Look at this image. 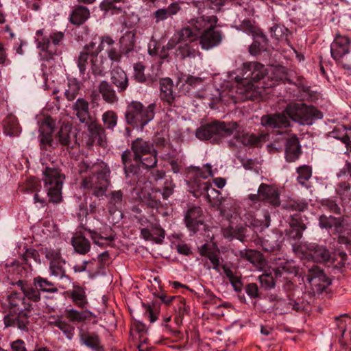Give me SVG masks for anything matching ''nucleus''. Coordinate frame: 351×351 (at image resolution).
<instances>
[{"mask_svg": "<svg viewBox=\"0 0 351 351\" xmlns=\"http://www.w3.org/2000/svg\"><path fill=\"white\" fill-rule=\"evenodd\" d=\"M71 243L74 250L80 254H86L90 251V243L89 241L82 234H77L73 237Z\"/></svg>", "mask_w": 351, "mask_h": 351, "instance_id": "nucleus-38", "label": "nucleus"}, {"mask_svg": "<svg viewBox=\"0 0 351 351\" xmlns=\"http://www.w3.org/2000/svg\"><path fill=\"white\" fill-rule=\"evenodd\" d=\"M261 125L269 128H287L290 125L289 118L285 111L282 113H274L264 115L261 119Z\"/></svg>", "mask_w": 351, "mask_h": 351, "instance_id": "nucleus-15", "label": "nucleus"}, {"mask_svg": "<svg viewBox=\"0 0 351 351\" xmlns=\"http://www.w3.org/2000/svg\"><path fill=\"white\" fill-rule=\"evenodd\" d=\"M61 145L73 147L76 142L75 135L72 132V128L67 124H62L57 135Z\"/></svg>", "mask_w": 351, "mask_h": 351, "instance_id": "nucleus-26", "label": "nucleus"}, {"mask_svg": "<svg viewBox=\"0 0 351 351\" xmlns=\"http://www.w3.org/2000/svg\"><path fill=\"white\" fill-rule=\"evenodd\" d=\"M88 132V144L90 145L97 143L99 146L104 147L106 144L105 129L99 123L91 120L86 123Z\"/></svg>", "mask_w": 351, "mask_h": 351, "instance_id": "nucleus-16", "label": "nucleus"}, {"mask_svg": "<svg viewBox=\"0 0 351 351\" xmlns=\"http://www.w3.org/2000/svg\"><path fill=\"white\" fill-rule=\"evenodd\" d=\"M296 172L298 173L296 180L298 183L306 189L309 188L310 185L308 184V181L312 176L311 167L306 165L300 166L296 169Z\"/></svg>", "mask_w": 351, "mask_h": 351, "instance_id": "nucleus-39", "label": "nucleus"}, {"mask_svg": "<svg viewBox=\"0 0 351 351\" xmlns=\"http://www.w3.org/2000/svg\"><path fill=\"white\" fill-rule=\"evenodd\" d=\"M101 119L107 129L113 130L117 124L118 117L114 111L108 110L102 114Z\"/></svg>", "mask_w": 351, "mask_h": 351, "instance_id": "nucleus-46", "label": "nucleus"}, {"mask_svg": "<svg viewBox=\"0 0 351 351\" xmlns=\"http://www.w3.org/2000/svg\"><path fill=\"white\" fill-rule=\"evenodd\" d=\"M286 148L285 154L288 162H294L300 154V145L298 139L293 136L287 139L285 141Z\"/></svg>", "mask_w": 351, "mask_h": 351, "instance_id": "nucleus-27", "label": "nucleus"}, {"mask_svg": "<svg viewBox=\"0 0 351 351\" xmlns=\"http://www.w3.org/2000/svg\"><path fill=\"white\" fill-rule=\"evenodd\" d=\"M180 44L176 51V56L180 59L194 58L197 51L189 43Z\"/></svg>", "mask_w": 351, "mask_h": 351, "instance_id": "nucleus-41", "label": "nucleus"}, {"mask_svg": "<svg viewBox=\"0 0 351 351\" xmlns=\"http://www.w3.org/2000/svg\"><path fill=\"white\" fill-rule=\"evenodd\" d=\"M81 86L75 79H71L68 82L67 88L64 91L66 98L69 101L74 100L79 94Z\"/></svg>", "mask_w": 351, "mask_h": 351, "instance_id": "nucleus-42", "label": "nucleus"}, {"mask_svg": "<svg viewBox=\"0 0 351 351\" xmlns=\"http://www.w3.org/2000/svg\"><path fill=\"white\" fill-rule=\"evenodd\" d=\"M127 0H103L100 8L106 14H115L122 12L123 5Z\"/></svg>", "mask_w": 351, "mask_h": 351, "instance_id": "nucleus-36", "label": "nucleus"}, {"mask_svg": "<svg viewBox=\"0 0 351 351\" xmlns=\"http://www.w3.org/2000/svg\"><path fill=\"white\" fill-rule=\"evenodd\" d=\"M270 32L271 36H274L276 40H285L286 43L288 42L287 36L289 33V31L283 25H274L270 27Z\"/></svg>", "mask_w": 351, "mask_h": 351, "instance_id": "nucleus-43", "label": "nucleus"}, {"mask_svg": "<svg viewBox=\"0 0 351 351\" xmlns=\"http://www.w3.org/2000/svg\"><path fill=\"white\" fill-rule=\"evenodd\" d=\"M69 297L73 302L81 308H84L88 304V300L85 289L80 286H73L72 290L68 293Z\"/></svg>", "mask_w": 351, "mask_h": 351, "instance_id": "nucleus-33", "label": "nucleus"}, {"mask_svg": "<svg viewBox=\"0 0 351 351\" xmlns=\"http://www.w3.org/2000/svg\"><path fill=\"white\" fill-rule=\"evenodd\" d=\"M88 55L87 53H85L84 51H82L80 53V56L77 59V66L80 69V72L82 74L84 73L86 66L88 64Z\"/></svg>", "mask_w": 351, "mask_h": 351, "instance_id": "nucleus-58", "label": "nucleus"}, {"mask_svg": "<svg viewBox=\"0 0 351 351\" xmlns=\"http://www.w3.org/2000/svg\"><path fill=\"white\" fill-rule=\"evenodd\" d=\"M65 261L60 256V253H56V256L51 260L49 265L51 275L57 279L68 278L66 270L64 267Z\"/></svg>", "mask_w": 351, "mask_h": 351, "instance_id": "nucleus-31", "label": "nucleus"}, {"mask_svg": "<svg viewBox=\"0 0 351 351\" xmlns=\"http://www.w3.org/2000/svg\"><path fill=\"white\" fill-rule=\"evenodd\" d=\"M49 131L47 133H42L40 136V147L43 149H48L50 147H53V138H52V132L53 129L51 125L49 123Z\"/></svg>", "mask_w": 351, "mask_h": 351, "instance_id": "nucleus-49", "label": "nucleus"}, {"mask_svg": "<svg viewBox=\"0 0 351 351\" xmlns=\"http://www.w3.org/2000/svg\"><path fill=\"white\" fill-rule=\"evenodd\" d=\"M175 185L171 181H166L165 182L162 191L161 192L162 196L165 199L169 197L173 193Z\"/></svg>", "mask_w": 351, "mask_h": 351, "instance_id": "nucleus-60", "label": "nucleus"}, {"mask_svg": "<svg viewBox=\"0 0 351 351\" xmlns=\"http://www.w3.org/2000/svg\"><path fill=\"white\" fill-rule=\"evenodd\" d=\"M248 198L253 202L262 201L275 206H279L280 204L278 189L273 185L264 183L259 186L257 193L250 194Z\"/></svg>", "mask_w": 351, "mask_h": 351, "instance_id": "nucleus-11", "label": "nucleus"}, {"mask_svg": "<svg viewBox=\"0 0 351 351\" xmlns=\"http://www.w3.org/2000/svg\"><path fill=\"white\" fill-rule=\"evenodd\" d=\"M258 38L264 43L261 45L260 42L254 41L249 47V52L254 56L258 54L261 51L265 49V47L267 43V38L263 33L257 34Z\"/></svg>", "mask_w": 351, "mask_h": 351, "instance_id": "nucleus-47", "label": "nucleus"}, {"mask_svg": "<svg viewBox=\"0 0 351 351\" xmlns=\"http://www.w3.org/2000/svg\"><path fill=\"white\" fill-rule=\"evenodd\" d=\"M130 150L126 149L121 154V161L126 176L136 174L139 165L149 169L157 165V151L154 144L143 138H136L131 142Z\"/></svg>", "mask_w": 351, "mask_h": 351, "instance_id": "nucleus-2", "label": "nucleus"}, {"mask_svg": "<svg viewBox=\"0 0 351 351\" xmlns=\"http://www.w3.org/2000/svg\"><path fill=\"white\" fill-rule=\"evenodd\" d=\"M287 117L302 125H311L322 118V113L312 106L302 103H291L285 109Z\"/></svg>", "mask_w": 351, "mask_h": 351, "instance_id": "nucleus-8", "label": "nucleus"}, {"mask_svg": "<svg viewBox=\"0 0 351 351\" xmlns=\"http://www.w3.org/2000/svg\"><path fill=\"white\" fill-rule=\"evenodd\" d=\"M28 317L24 313H21L16 317V326L21 330H25L28 324Z\"/></svg>", "mask_w": 351, "mask_h": 351, "instance_id": "nucleus-61", "label": "nucleus"}, {"mask_svg": "<svg viewBox=\"0 0 351 351\" xmlns=\"http://www.w3.org/2000/svg\"><path fill=\"white\" fill-rule=\"evenodd\" d=\"M238 125L236 122H214L213 123L202 125L197 129L195 136L200 140H211L217 143L223 138H237Z\"/></svg>", "mask_w": 351, "mask_h": 351, "instance_id": "nucleus-5", "label": "nucleus"}, {"mask_svg": "<svg viewBox=\"0 0 351 351\" xmlns=\"http://www.w3.org/2000/svg\"><path fill=\"white\" fill-rule=\"evenodd\" d=\"M64 36L63 32H56L51 33L49 36L38 38L37 46L43 51H47L49 54H55L56 53V47L60 44Z\"/></svg>", "mask_w": 351, "mask_h": 351, "instance_id": "nucleus-13", "label": "nucleus"}, {"mask_svg": "<svg viewBox=\"0 0 351 351\" xmlns=\"http://www.w3.org/2000/svg\"><path fill=\"white\" fill-rule=\"evenodd\" d=\"M241 256L245 258L254 265L261 264L263 261L262 254L256 251L252 250H245L240 252Z\"/></svg>", "mask_w": 351, "mask_h": 351, "instance_id": "nucleus-45", "label": "nucleus"}, {"mask_svg": "<svg viewBox=\"0 0 351 351\" xmlns=\"http://www.w3.org/2000/svg\"><path fill=\"white\" fill-rule=\"evenodd\" d=\"M277 278L274 275V269L272 271L264 273L258 277L259 282L265 289L274 288Z\"/></svg>", "mask_w": 351, "mask_h": 351, "instance_id": "nucleus-44", "label": "nucleus"}, {"mask_svg": "<svg viewBox=\"0 0 351 351\" xmlns=\"http://www.w3.org/2000/svg\"><path fill=\"white\" fill-rule=\"evenodd\" d=\"M203 3L197 2L199 16L193 17L187 21L186 25L176 32L178 40H169L167 44V49H173L180 42H193L199 40L202 49L209 50L219 45L222 41L221 31L216 29L218 18L215 15H204L201 6Z\"/></svg>", "mask_w": 351, "mask_h": 351, "instance_id": "nucleus-1", "label": "nucleus"}, {"mask_svg": "<svg viewBox=\"0 0 351 351\" xmlns=\"http://www.w3.org/2000/svg\"><path fill=\"white\" fill-rule=\"evenodd\" d=\"M349 44L350 40L348 37L337 36L330 47L332 57L335 60H339L348 53Z\"/></svg>", "mask_w": 351, "mask_h": 351, "instance_id": "nucleus-18", "label": "nucleus"}, {"mask_svg": "<svg viewBox=\"0 0 351 351\" xmlns=\"http://www.w3.org/2000/svg\"><path fill=\"white\" fill-rule=\"evenodd\" d=\"M88 106V101L83 98H78L73 105L75 114L82 123H87L90 120Z\"/></svg>", "mask_w": 351, "mask_h": 351, "instance_id": "nucleus-25", "label": "nucleus"}, {"mask_svg": "<svg viewBox=\"0 0 351 351\" xmlns=\"http://www.w3.org/2000/svg\"><path fill=\"white\" fill-rule=\"evenodd\" d=\"M293 250L296 254H306L316 263H326L331 258L330 252L326 247L317 243L293 244Z\"/></svg>", "mask_w": 351, "mask_h": 351, "instance_id": "nucleus-10", "label": "nucleus"}, {"mask_svg": "<svg viewBox=\"0 0 351 351\" xmlns=\"http://www.w3.org/2000/svg\"><path fill=\"white\" fill-rule=\"evenodd\" d=\"M16 285L20 287L24 294V297L33 302H38L40 300V293L38 287L27 281L19 280Z\"/></svg>", "mask_w": 351, "mask_h": 351, "instance_id": "nucleus-28", "label": "nucleus"}, {"mask_svg": "<svg viewBox=\"0 0 351 351\" xmlns=\"http://www.w3.org/2000/svg\"><path fill=\"white\" fill-rule=\"evenodd\" d=\"M186 228L193 233L199 230V227L204 224L203 212L199 206H193L189 207L184 217Z\"/></svg>", "mask_w": 351, "mask_h": 351, "instance_id": "nucleus-12", "label": "nucleus"}, {"mask_svg": "<svg viewBox=\"0 0 351 351\" xmlns=\"http://www.w3.org/2000/svg\"><path fill=\"white\" fill-rule=\"evenodd\" d=\"M246 293L252 298H258V289L255 283L248 284L245 287Z\"/></svg>", "mask_w": 351, "mask_h": 351, "instance_id": "nucleus-62", "label": "nucleus"}, {"mask_svg": "<svg viewBox=\"0 0 351 351\" xmlns=\"http://www.w3.org/2000/svg\"><path fill=\"white\" fill-rule=\"evenodd\" d=\"M181 8L176 2L171 3L167 8H160L153 12V16L156 23L164 21L169 17L176 15Z\"/></svg>", "mask_w": 351, "mask_h": 351, "instance_id": "nucleus-29", "label": "nucleus"}, {"mask_svg": "<svg viewBox=\"0 0 351 351\" xmlns=\"http://www.w3.org/2000/svg\"><path fill=\"white\" fill-rule=\"evenodd\" d=\"M234 201L232 199H224L219 203V208L223 215H228V210H234L235 208H233Z\"/></svg>", "mask_w": 351, "mask_h": 351, "instance_id": "nucleus-59", "label": "nucleus"}, {"mask_svg": "<svg viewBox=\"0 0 351 351\" xmlns=\"http://www.w3.org/2000/svg\"><path fill=\"white\" fill-rule=\"evenodd\" d=\"M64 176L60 170L51 162L47 165L43 170L42 180L44 182V190H38L34 194L35 202H39L43 206L48 201L52 203H59L62 200V188Z\"/></svg>", "mask_w": 351, "mask_h": 351, "instance_id": "nucleus-4", "label": "nucleus"}, {"mask_svg": "<svg viewBox=\"0 0 351 351\" xmlns=\"http://www.w3.org/2000/svg\"><path fill=\"white\" fill-rule=\"evenodd\" d=\"M208 258L213 264V268L217 271H220L219 256L215 253L209 252L208 254Z\"/></svg>", "mask_w": 351, "mask_h": 351, "instance_id": "nucleus-64", "label": "nucleus"}, {"mask_svg": "<svg viewBox=\"0 0 351 351\" xmlns=\"http://www.w3.org/2000/svg\"><path fill=\"white\" fill-rule=\"evenodd\" d=\"M90 16L89 10L83 5L75 6L70 15L72 24L80 25L83 24Z\"/></svg>", "mask_w": 351, "mask_h": 351, "instance_id": "nucleus-35", "label": "nucleus"}, {"mask_svg": "<svg viewBox=\"0 0 351 351\" xmlns=\"http://www.w3.org/2000/svg\"><path fill=\"white\" fill-rule=\"evenodd\" d=\"M3 132L6 136H16L21 133V128L14 117H7L3 121Z\"/></svg>", "mask_w": 351, "mask_h": 351, "instance_id": "nucleus-37", "label": "nucleus"}, {"mask_svg": "<svg viewBox=\"0 0 351 351\" xmlns=\"http://www.w3.org/2000/svg\"><path fill=\"white\" fill-rule=\"evenodd\" d=\"M58 328L62 331L69 339H71L73 337L75 328L66 322L62 321V323H59Z\"/></svg>", "mask_w": 351, "mask_h": 351, "instance_id": "nucleus-57", "label": "nucleus"}, {"mask_svg": "<svg viewBox=\"0 0 351 351\" xmlns=\"http://www.w3.org/2000/svg\"><path fill=\"white\" fill-rule=\"evenodd\" d=\"M243 70V77H236V93L241 95V99H256L265 88L261 80L266 75V69L262 64L252 62L244 63Z\"/></svg>", "mask_w": 351, "mask_h": 351, "instance_id": "nucleus-3", "label": "nucleus"}, {"mask_svg": "<svg viewBox=\"0 0 351 351\" xmlns=\"http://www.w3.org/2000/svg\"><path fill=\"white\" fill-rule=\"evenodd\" d=\"M285 208L290 211L303 212L308 208V203L305 201L290 200L285 205Z\"/></svg>", "mask_w": 351, "mask_h": 351, "instance_id": "nucleus-50", "label": "nucleus"}, {"mask_svg": "<svg viewBox=\"0 0 351 351\" xmlns=\"http://www.w3.org/2000/svg\"><path fill=\"white\" fill-rule=\"evenodd\" d=\"M80 341L82 344L88 347L94 351H104L99 337L97 333L82 332L80 334Z\"/></svg>", "mask_w": 351, "mask_h": 351, "instance_id": "nucleus-24", "label": "nucleus"}, {"mask_svg": "<svg viewBox=\"0 0 351 351\" xmlns=\"http://www.w3.org/2000/svg\"><path fill=\"white\" fill-rule=\"evenodd\" d=\"M155 231L156 234H157L160 237V239L158 240H156L154 238L153 234L151 233L149 230H148L147 228H143L141 231V233L143 238L145 239V240L156 241L157 243H159L162 241V240L165 238V230L162 228H156Z\"/></svg>", "mask_w": 351, "mask_h": 351, "instance_id": "nucleus-53", "label": "nucleus"}, {"mask_svg": "<svg viewBox=\"0 0 351 351\" xmlns=\"http://www.w3.org/2000/svg\"><path fill=\"white\" fill-rule=\"evenodd\" d=\"M336 190L342 201L347 202L351 201V186L348 183H340Z\"/></svg>", "mask_w": 351, "mask_h": 351, "instance_id": "nucleus-48", "label": "nucleus"}, {"mask_svg": "<svg viewBox=\"0 0 351 351\" xmlns=\"http://www.w3.org/2000/svg\"><path fill=\"white\" fill-rule=\"evenodd\" d=\"M34 285L38 287L40 291L47 293H57V285L48 279L38 276L34 278Z\"/></svg>", "mask_w": 351, "mask_h": 351, "instance_id": "nucleus-40", "label": "nucleus"}, {"mask_svg": "<svg viewBox=\"0 0 351 351\" xmlns=\"http://www.w3.org/2000/svg\"><path fill=\"white\" fill-rule=\"evenodd\" d=\"M97 90L103 100L108 104L113 105L119 101V97L116 90L110 82L102 80L99 82Z\"/></svg>", "mask_w": 351, "mask_h": 351, "instance_id": "nucleus-19", "label": "nucleus"}, {"mask_svg": "<svg viewBox=\"0 0 351 351\" xmlns=\"http://www.w3.org/2000/svg\"><path fill=\"white\" fill-rule=\"evenodd\" d=\"M145 67L141 63H136L134 65V78L141 83L146 81V77L144 74Z\"/></svg>", "mask_w": 351, "mask_h": 351, "instance_id": "nucleus-56", "label": "nucleus"}, {"mask_svg": "<svg viewBox=\"0 0 351 351\" xmlns=\"http://www.w3.org/2000/svg\"><path fill=\"white\" fill-rule=\"evenodd\" d=\"M155 106L154 104L145 106L140 101H131L127 106L125 114L126 123L134 128L142 130L154 119Z\"/></svg>", "mask_w": 351, "mask_h": 351, "instance_id": "nucleus-6", "label": "nucleus"}, {"mask_svg": "<svg viewBox=\"0 0 351 351\" xmlns=\"http://www.w3.org/2000/svg\"><path fill=\"white\" fill-rule=\"evenodd\" d=\"M108 48L106 49V53L108 58L111 60L112 64L114 62H120L122 58V51L112 45L108 46Z\"/></svg>", "mask_w": 351, "mask_h": 351, "instance_id": "nucleus-54", "label": "nucleus"}, {"mask_svg": "<svg viewBox=\"0 0 351 351\" xmlns=\"http://www.w3.org/2000/svg\"><path fill=\"white\" fill-rule=\"evenodd\" d=\"M319 224L322 228H333L335 232L341 234L345 232L343 221L340 217L336 218L332 216L322 215L319 219Z\"/></svg>", "mask_w": 351, "mask_h": 351, "instance_id": "nucleus-23", "label": "nucleus"}, {"mask_svg": "<svg viewBox=\"0 0 351 351\" xmlns=\"http://www.w3.org/2000/svg\"><path fill=\"white\" fill-rule=\"evenodd\" d=\"M135 35V31H128L119 39L121 50L127 56H129L130 53L134 51Z\"/></svg>", "mask_w": 351, "mask_h": 351, "instance_id": "nucleus-32", "label": "nucleus"}, {"mask_svg": "<svg viewBox=\"0 0 351 351\" xmlns=\"http://www.w3.org/2000/svg\"><path fill=\"white\" fill-rule=\"evenodd\" d=\"M107 208L110 214L120 210L125 204L123 193L121 190L110 191L107 195Z\"/></svg>", "mask_w": 351, "mask_h": 351, "instance_id": "nucleus-21", "label": "nucleus"}, {"mask_svg": "<svg viewBox=\"0 0 351 351\" xmlns=\"http://www.w3.org/2000/svg\"><path fill=\"white\" fill-rule=\"evenodd\" d=\"M91 233V239H93L94 243L98 245H102L104 244L103 241H112L114 238L112 237H103L99 236L97 232H90Z\"/></svg>", "mask_w": 351, "mask_h": 351, "instance_id": "nucleus-63", "label": "nucleus"}, {"mask_svg": "<svg viewBox=\"0 0 351 351\" xmlns=\"http://www.w3.org/2000/svg\"><path fill=\"white\" fill-rule=\"evenodd\" d=\"M78 167L80 173L91 171L93 174H94L97 171H99L98 165L91 164V162H88V160H82L80 162Z\"/></svg>", "mask_w": 351, "mask_h": 351, "instance_id": "nucleus-55", "label": "nucleus"}, {"mask_svg": "<svg viewBox=\"0 0 351 351\" xmlns=\"http://www.w3.org/2000/svg\"><path fill=\"white\" fill-rule=\"evenodd\" d=\"M283 272L288 274H295L297 273L296 267L291 262H285L283 265L274 269V273L276 278L280 277Z\"/></svg>", "mask_w": 351, "mask_h": 351, "instance_id": "nucleus-51", "label": "nucleus"}, {"mask_svg": "<svg viewBox=\"0 0 351 351\" xmlns=\"http://www.w3.org/2000/svg\"><path fill=\"white\" fill-rule=\"evenodd\" d=\"M275 308L280 311L282 313H288L291 310L296 312H300L304 310L305 304L303 302H298L290 298L289 295L287 298H281L277 300L275 304Z\"/></svg>", "mask_w": 351, "mask_h": 351, "instance_id": "nucleus-20", "label": "nucleus"}, {"mask_svg": "<svg viewBox=\"0 0 351 351\" xmlns=\"http://www.w3.org/2000/svg\"><path fill=\"white\" fill-rule=\"evenodd\" d=\"M64 316L68 320L73 323H80L92 318L93 314L88 310L79 311L74 308H66L64 311Z\"/></svg>", "mask_w": 351, "mask_h": 351, "instance_id": "nucleus-34", "label": "nucleus"}, {"mask_svg": "<svg viewBox=\"0 0 351 351\" xmlns=\"http://www.w3.org/2000/svg\"><path fill=\"white\" fill-rule=\"evenodd\" d=\"M110 173L108 169L104 168L91 176L84 177L81 183L82 187L88 190L93 196L104 198L110 185Z\"/></svg>", "mask_w": 351, "mask_h": 351, "instance_id": "nucleus-9", "label": "nucleus"}, {"mask_svg": "<svg viewBox=\"0 0 351 351\" xmlns=\"http://www.w3.org/2000/svg\"><path fill=\"white\" fill-rule=\"evenodd\" d=\"M173 86V81L170 78H163L160 81V98L169 106L173 105L175 101Z\"/></svg>", "mask_w": 351, "mask_h": 351, "instance_id": "nucleus-22", "label": "nucleus"}, {"mask_svg": "<svg viewBox=\"0 0 351 351\" xmlns=\"http://www.w3.org/2000/svg\"><path fill=\"white\" fill-rule=\"evenodd\" d=\"M238 137L236 138V139L240 138V136L239 134L237 133ZM263 136H257L256 134H243L241 137V142L244 144L245 145H251V146H256L258 143L260 142L261 138H263ZM235 138V137H234Z\"/></svg>", "mask_w": 351, "mask_h": 351, "instance_id": "nucleus-52", "label": "nucleus"}, {"mask_svg": "<svg viewBox=\"0 0 351 351\" xmlns=\"http://www.w3.org/2000/svg\"><path fill=\"white\" fill-rule=\"evenodd\" d=\"M306 280L312 287H315V291L318 292H322L326 289V285L322 282L329 284L323 271L316 265H313L308 269Z\"/></svg>", "mask_w": 351, "mask_h": 351, "instance_id": "nucleus-14", "label": "nucleus"}, {"mask_svg": "<svg viewBox=\"0 0 351 351\" xmlns=\"http://www.w3.org/2000/svg\"><path fill=\"white\" fill-rule=\"evenodd\" d=\"M100 43L96 46V43L91 41L84 47V52L92 56L91 71L95 75L103 76L107 66L105 65L106 58L102 56L99 57V53L105 49L106 45L110 46L114 44V40L109 36H104L99 38Z\"/></svg>", "mask_w": 351, "mask_h": 351, "instance_id": "nucleus-7", "label": "nucleus"}, {"mask_svg": "<svg viewBox=\"0 0 351 351\" xmlns=\"http://www.w3.org/2000/svg\"><path fill=\"white\" fill-rule=\"evenodd\" d=\"M111 84L114 85L119 93H124L129 86V79L126 73L120 66H114L110 72Z\"/></svg>", "mask_w": 351, "mask_h": 351, "instance_id": "nucleus-17", "label": "nucleus"}, {"mask_svg": "<svg viewBox=\"0 0 351 351\" xmlns=\"http://www.w3.org/2000/svg\"><path fill=\"white\" fill-rule=\"evenodd\" d=\"M289 229L286 230L289 239L299 240L302 237V232L306 229V225L295 217H292L289 221Z\"/></svg>", "mask_w": 351, "mask_h": 351, "instance_id": "nucleus-30", "label": "nucleus"}]
</instances>
